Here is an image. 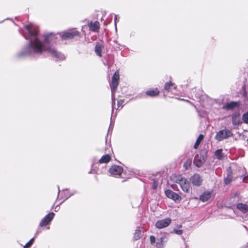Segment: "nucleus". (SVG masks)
I'll list each match as a JSON object with an SVG mask.
<instances>
[{"label":"nucleus","instance_id":"nucleus-5","mask_svg":"<svg viewBox=\"0 0 248 248\" xmlns=\"http://www.w3.org/2000/svg\"><path fill=\"white\" fill-rule=\"evenodd\" d=\"M165 193L168 198L173 200L175 202H179L181 200L182 198L180 196L170 189L166 190Z\"/></svg>","mask_w":248,"mask_h":248},{"label":"nucleus","instance_id":"nucleus-31","mask_svg":"<svg viewBox=\"0 0 248 248\" xmlns=\"http://www.w3.org/2000/svg\"><path fill=\"white\" fill-rule=\"evenodd\" d=\"M243 181L245 183H248V174L246 176H244Z\"/></svg>","mask_w":248,"mask_h":248},{"label":"nucleus","instance_id":"nucleus-15","mask_svg":"<svg viewBox=\"0 0 248 248\" xmlns=\"http://www.w3.org/2000/svg\"><path fill=\"white\" fill-rule=\"evenodd\" d=\"M211 192H205L200 196V200L203 202H205L208 201L211 198Z\"/></svg>","mask_w":248,"mask_h":248},{"label":"nucleus","instance_id":"nucleus-36","mask_svg":"<svg viewBox=\"0 0 248 248\" xmlns=\"http://www.w3.org/2000/svg\"><path fill=\"white\" fill-rule=\"evenodd\" d=\"M123 101H122L121 100H120V101H118V106H119V105H122V103H123Z\"/></svg>","mask_w":248,"mask_h":248},{"label":"nucleus","instance_id":"nucleus-37","mask_svg":"<svg viewBox=\"0 0 248 248\" xmlns=\"http://www.w3.org/2000/svg\"><path fill=\"white\" fill-rule=\"evenodd\" d=\"M112 122H111L110 123V126H109V129H108V131L110 130V128H111V126H112Z\"/></svg>","mask_w":248,"mask_h":248},{"label":"nucleus","instance_id":"nucleus-3","mask_svg":"<svg viewBox=\"0 0 248 248\" xmlns=\"http://www.w3.org/2000/svg\"><path fill=\"white\" fill-rule=\"evenodd\" d=\"M120 76L119 73L118 71L115 72L114 74L113 75L112 79H111V90L112 93V113H113L114 111L113 108V105L114 100H113V98H114V93L116 92L117 87L119 84V80Z\"/></svg>","mask_w":248,"mask_h":248},{"label":"nucleus","instance_id":"nucleus-30","mask_svg":"<svg viewBox=\"0 0 248 248\" xmlns=\"http://www.w3.org/2000/svg\"><path fill=\"white\" fill-rule=\"evenodd\" d=\"M190 164L188 161H186L184 164V167L186 169H188V167L190 166Z\"/></svg>","mask_w":248,"mask_h":248},{"label":"nucleus","instance_id":"nucleus-8","mask_svg":"<svg viewBox=\"0 0 248 248\" xmlns=\"http://www.w3.org/2000/svg\"><path fill=\"white\" fill-rule=\"evenodd\" d=\"M123 172V168L117 165L112 166L109 170V172L112 175H120Z\"/></svg>","mask_w":248,"mask_h":248},{"label":"nucleus","instance_id":"nucleus-1","mask_svg":"<svg viewBox=\"0 0 248 248\" xmlns=\"http://www.w3.org/2000/svg\"><path fill=\"white\" fill-rule=\"evenodd\" d=\"M25 29L29 33V37L24 35L26 39L29 40L28 44L18 53V56L20 58L26 57H36L40 56L43 52L49 53L56 60L64 59V56L60 52H57L54 48L49 46V43L52 41L53 34L45 35L44 41L42 42L38 38L39 31L38 28L32 25H27Z\"/></svg>","mask_w":248,"mask_h":248},{"label":"nucleus","instance_id":"nucleus-16","mask_svg":"<svg viewBox=\"0 0 248 248\" xmlns=\"http://www.w3.org/2000/svg\"><path fill=\"white\" fill-rule=\"evenodd\" d=\"M236 207L244 214L248 213V206L246 204L239 203L236 205Z\"/></svg>","mask_w":248,"mask_h":248},{"label":"nucleus","instance_id":"nucleus-39","mask_svg":"<svg viewBox=\"0 0 248 248\" xmlns=\"http://www.w3.org/2000/svg\"><path fill=\"white\" fill-rule=\"evenodd\" d=\"M70 196H71V195H69V196H68L67 197H66L65 199H68V198L69 197H70Z\"/></svg>","mask_w":248,"mask_h":248},{"label":"nucleus","instance_id":"nucleus-33","mask_svg":"<svg viewBox=\"0 0 248 248\" xmlns=\"http://www.w3.org/2000/svg\"><path fill=\"white\" fill-rule=\"evenodd\" d=\"M171 188L174 190H178V188H177V185H175V184H173V185H171Z\"/></svg>","mask_w":248,"mask_h":248},{"label":"nucleus","instance_id":"nucleus-34","mask_svg":"<svg viewBox=\"0 0 248 248\" xmlns=\"http://www.w3.org/2000/svg\"><path fill=\"white\" fill-rule=\"evenodd\" d=\"M162 238H160V243H157V247L158 248H161V243H162Z\"/></svg>","mask_w":248,"mask_h":248},{"label":"nucleus","instance_id":"nucleus-27","mask_svg":"<svg viewBox=\"0 0 248 248\" xmlns=\"http://www.w3.org/2000/svg\"><path fill=\"white\" fill-rule=\"evenodd\" d=\"M33 241L34 238H32L24 246V248H29L30 247L33 243Z\"/></svg>","mask_w":248,"mask_h":248},{"label":"nucleus","instance_id":"nucleus-21","mask_svg":"<svg viewBox=\"0 0 248 248\" xmlns=\"http://www.w3.org/2000/svg\"><path fill=\"white\" fill-rule=\"evenodd\" d=\"M184 178H185L182 177L181 175H177L174 176L171 179L174 182L180 185L181 182H182V180H183Z\"/></svg>","mask_w":248,"mask_h":248},{"label":"nucleus","instance_id":"nucleus-38","mask_svg":"<svg viewBox=\"0 0 248 248\" xmlns=\"http://www.w3.org/2000/svg\"><path fill=\"white\" fill-rule=\"evenodd\" d=\"M40 232V231L39 230V229H38L37 231V233H39Z\"/></svg>","mask_w":248,"mask_h":248},{"label":"nucleus","instance_id":"nucleus-20","mask_svg":"<svg viewBox=\"0 0 248 248\" xmlns=\"http://www.w3.org/2000/svg\"><path fill=\"white\" fill-rule=\"evenodd\" d=\"M146 94L150 96L154 97L156 95H157L159 92V91L156 89L155 90H148L146 92Z\"/></svg>","mask_w":248,"mask_h":248},{"label":"nucleus","instance_id":"nucleus-29","mask_svg":"<svg viewBox=\"0 0 248 248\" xmlns=\"http://www.w3.org/2000/svg\"><path fill=\"white\" fill-rule=\"evenodd\" d=\"M150 242L152 244L155 242V237L154 235H151L150 237Z\"/></svg>","mask_w":248,"mask_h":248},{"label":"nucleus","instance_id":"nucleus-22","mask_svg":"<svg viewBox=\"0 0 248 248\" xmlns=\"http://www.w3.org/2000/svg\"><path fill=\"white\" fill-rule=\"evenodd\" d=\"M203 135L202 134H200L199 135L194 145V148L195 149H197L201 141L203 140Z\"/></svg>","mask_w":248,"mask_h":248},{"label":"nucleus","instance_id":"nucleus-4","mask_svg":"<svg viewBox=\"0 0 248 248\" xmlns=\"http://www.w3.org/2000/svg\"><path fill=\"white\" fill-rule=\"evenodd\" d=\"M55 214L51 212L46 215L41 221L39 226L40 227H44L48 224L53 219Z\"/></svg>","mask_w":248,"mask_h":248},{"label":"nucleus","instance_id":"nucleus-25","mask_svg":"<svg viewBox=\"0 0 248 248\" xmlns=\"http://www.w3.org/2000/svg\"><path fill=\"white\" fill-rule=\"evenodd\" d=\"M141 236V232L140 230H136L134 234V239L135 240L139 239Z\"/></svg>","mask_w":248,"mask_h":248},{"label":"nucleus","instance_id":"nucleus-19","mask_svg":"<svg viewBox=\"0 0 248 248\" xmlns=\"http://www.w3.org/2000/svg\"><path fill=\"white\" fill-rule=\"evenodd\" d=\"M110 159V156L108 154H107L102 156V157L99 159V162L100 164L107 163L109 161Z\"/></svg>","mask_w":248,"mask_h":248},{"label":"nucleus","instance_id":"nucleus-6","mask_svg":"<svg viewBox=\"0 0 248 248\" xmlns=\"http://www.w3.org/2000/svg\"><path fill=\"white\" fill-rule=\"evenodd\" d=\"M171 222L170 218L168 217L165 219L157 221L155 227L158 229H162L168 227Z\"/></svg>","mask_w":248,"mask_h":248},{"label":"nucleus","instance_id":"nucleus-7","mask_svg":"<svg viewBox=\"0 0 248 248\" xmlns=\"http://www.w3.org/2000/svg\"><path fill=\"white\" fill-rule=\"evenodd\" d=\"M190 181L194 186H198L202 185V181L201 176L198 174H195L192 176L190 179Z\"/></svg>","mask_w":248,"mask_h":248},{"label":"nucleus","instance_id":"nucleus-32","mask_svg":"<svg viewBox=\"0 0 248 248\" xmlns=\"http://www.w3.org/2000/svg\"><path fill=\"white\" fill-rule=\"evenodd\" d=\"M157 184L156 183V182L155 181H154V182H153V186H152L153 188L154 189H156V187H157Z\"/></svg>","mask_w":248,"mask_h":248},{"label":"nucleus","instance_id":"nucleus-18","mask_svg":"<svg viewBox=\"0 0 248 248\" xmlns=\"http://www.w3.org/2000/svg\"><path fill=\"white\" fill-rule=\"evenodd\" d=\"M102 46L100 43H97L95 46V52L99 57L102 56Z\"/></svg>","mask_w":248,"mask_h":248},{"label":"nucleus","instance_id":"nucleus-28","mask_svg":"<svg viewBox=\"0 0 248 248\" xmlns=\"http://www.w3.org/2000/svg\"><path fill=\"white\" fill-rule=\"evenodd\" d=\"M173 232L174 233H176L177 234L180 235V234H182L183 230H182L174 229L173 230Z\"/></svg>","mask_w":248,"mask_h":248},{"label":"nucleus","instance_id":"nucleus-14","mask_svg":"<svg viewBox=\"0 0 248 248\" xmlns=\"http://www.w3.org/2000/svg\"><path fill=\"white\" fill-rule=\"evenodd\" d=\"M232 123L233 125H239L241 123L239 118V114L234 113L232 115Z\"/></svg>","mask_w":248,"mask_h":248},{"label":"nucleus","instance_id":"nucleus-9","mask_svg":"<svg viewBox=\"0 0 248 248\" xmlns=\"http://www.w3.org/2000/svg\"><path fill=\"white\" fill-rule=\"evenodd\" d=\"M79 32L77 31H71L66 32L62 35V38L63 40H67L73 38L75 36H78Z\"/></svg>","mask_w":248,"mask_h":248},{"label":"nucleus","instance_id":"nucleus-35","mask_svg":"<svg viewBox=\"0 0 248 248\" xmlns=\"http://www.w3.org/2000/svg\"><path fill=\"white\" fill-rule=\"evenodd\" d=\"M117 20V16L115 15V26L116 25Z\"/></svg>","mask_w":248,"mask_h":248},{"label":"nucleus","instance_id":"nucleus-10","mask_svg":"<svg viewBox=\"0 0 248 248\" xmlns=\"http://www.w3.org/2000/svg\"><path fill=\"white\" fill-rule=\"evenodd\" d=\"M206 160V157L201 154L196 155L194 158V161L196 162V166L199 167H201L205 162Z\"/></svg>","mask_w":248,"mask_h":248},{"label":"nucleus","instance_id":"nucleus-23","mask_svg":"<svg viewBox=\"0 0 248 248\" xmlns=\"http://www.w3.org/2000/svg\"><path fill=\"white\" fill-rule=\"evenodd\" d=\"M174 84L171 82H167L165 85L164 89L168 92H170L174 88Z\"/></svg>","mask_w":248,"mask_h":248},{"label":"nucleus","instance_id":"nucleus-13","mask_svg":"<svg viewBox=\"0 0 248 248\" xmlns=\"http://www.w3.org/2000/svg\"><path fill=\"white\" fill-rule=\"evenodd\" d=\"M182 189L185 192L188 193L189 190L190 185L188 181L186 178L182 180V182L180 185Z\"/></svg>","mask_w":248,"mask_h":248},{"label":"nucleus","instance_id":"nucleus-12","mask_svg":"<svg viewBox=\"0 0 248 248\" xmlns=\"http://www.w3.org/2000/svg\"><path fill=\"white\" fill-rule=\"evenodd\" d=\"M90 30L93 32H98L100 28L99 22L97 21L94 22H91L88 24Z\"/></svg>","mask_w":248,"mask_h":248},{"label":"nucleus","instance_id":"nucleus-26","mask_svg":"<svg viewBox=\"0 0 248 248\" xmlns=\"http://www.w3.org/2000/svg\"><path fill=\"white\" fill-rule=\"evenodd\" d=\"M242 119L245 123L248 124V112L243 115Z\"/></svg>","mask_w":248,"mask_h":248},{"label":"nucleus","instance_id":"nucleus-17","mask_svg":"<svg viewBox=\"0 0 248 248\" xmlns=\"http://www.w3.org/2000/svg\"><path fill=\"white\" fill-rule=\"evenodd\" d=\"M214 155L218 160H223L224 158V153L222 149H218L215 151Z\"/></svg>","mask_w":248,"mask_h":248},{"label":"nucleus","instance_id":"nucleus-2","mask_svg":"<svg viewBox=\"0 0 248 248\" xmlns=\"http://www.w3.org/2000/svg\"><path fill=\"white\" fill-rule=\"evenodd\" d=\"M232 136V131L225 128L217 132L215 136V139L217 141H221Z\"/></svg>","mask_w":248,"mask_h":248},{"label":"nucleus","instance_id":"nucleus-11","mask_svg":"<svg viewBox=\"0 0 248 248\" xmlns=\"http://www.w3.org/2000/svg\"><path fill=\"white\" fill-rule=\"evenodd\" d=\"M239 104L238 102L231 101L224 105L222 108L226 110H233L238 107Z\"/></svg>","mask_w":248,"mask_h":248},{"label":"nucleus","instance_id":"nucleus-24","mask_svg":"<svg viewBox=\"0 0 248 248\" xmlns=\"http://www.w3.org/2000/svg\"><path fill=\"white\" fill-rule=\"evenodd\" d=\"M232 177L231 172L228 173L226 177L224 178V182L226 185L229 184L232 181Z\"/></svg>","mask_w":248,"mask_h":248}]
</instances>
